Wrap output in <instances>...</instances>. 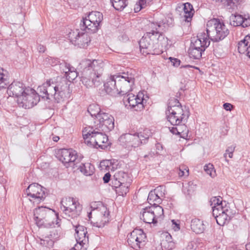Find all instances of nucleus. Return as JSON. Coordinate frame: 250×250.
<instances>
[{
	"label": "nucleus",
	"instance_id": "f257e3e1",
	"mask_svg": "<svg viewBox=\"0 0 250 250\" xmlns=\"http://www.w3.org/2000/svg\"><path fill=\"white\" fill-rule=\"evenodd\" d=\"M104 64L101 60L85 59L79 64L82 69V82L87 87L98 86L102 83L101 77Z\"/></svg>",
	"mask_w": 250,
	"mask_h": 250
},
{
	"label": "nucleus",
	"instance_id": "f03ea898",
	"mask_svg": "<svg viewBox=\"0 0 250 250\" xmlns=\"http://www.w3.org/2000/svg\"><path fill=\"white\" fill-rule=\"evenodd\" d=\"M38 90L43 98L46 100L53 98L57 103L69 98L71 92L69 84L65 79L56 83L50 80L47 81L39 86Z\"/></svg>",
	"mask_w": 250,
	"mask_h": 250
},
{
	"label": "nucleus",
	"instance_id": "7ed1b4c3",
	"mask_svg": "<svg viewBox=\"0 0 250 250\" xmlns=\"http://www.w3.org/2000/svg\"><path fill=\"white\" fill-rule=\"evenodd\" d=\"M134 81V75L131 73L111 76L104 84V89L111 95H126L132 90Z\"/></svg>",
	"mask_w": 250,
	"mask_h": 250
},
{
	"label": "nucleus",
	"instance_id": "20e7f679",
	"mask_svg": "<svg viewBox=\"0 0 250 250\" xmlns=\"http://www.w3.org/2000/svg\"><path fill=\"white\" fill-rule=\"evenodd\" d=\"M229 34V30L223 22L219 20L213 19L207 23L206 32L200 33L201 39L209 40L217 42L223 40Z\"/></svg>",
	"mask_w": 250,
	"mask_h": 250
},
{
	"label": "nucleus",
	"instance_id": "39448f33",
	"mask_svg": "<svg viewBox=\"0 0 250 250\" xmlns=\"http://www.w3.org/2000/svg\"><path fill=\"white\" fill-rule=\"evenodd\" d=\"M98 129L92 126L85 127L83 131L84 142L88 146L104 149L108 146V137Z\"/></svg>",
	"mask_w": 250,
	"mask_h": 250
},
{
	"label": "nucleus",
	"instance_id": "423d86ee",
	"mask_svg": "<svg viewBox=\"0 0 250 250\" xmlns=\"http://www.w3.org/2000/svg\"><path fill=\"white\" fill-rule=\"evenodd\" d=\"M156 34L146 33L139 42L141 52L144 55H159L166 49L168 45H163Z\"/></svg>",
	"mask_w": 250,
	"mask_h": 250
},
{
	"label": "nucleus",
	"instance_id": "0eeeda50",
	"mask_svg": "<svg viewBox=\"0 0 250 250\" xmlns=\"http://www.w3.org/2000/svg\"><path fill=\"white\" fill-rule=\"evenodd\" d=\"M91 211L88 217L98 228H101L109 221V211L106 207L101 202H93L90 204Z\"/></svg>",
	"mask_w": 250,
	"mask_h": 250
},
{
	"label": "nucleus",
	"instance_id": "6e6552de",
	"mask_svg": "<svg viewBox=\"0 0 250 250\" xmlns=\"http://www.w3.org/2000/svg\"><path fill=\"white\" fill-rule=\"evenodd\" d=\"M61 209L64 217L75 218L80 215L82 207L79 202L73 198L65 197L61 201Z\"/></svg>",
	"mask_w": 250,
	"mask_h": 250
},
{
	"label": "nucleus",
	"instance_id": "1a4fd4ad",
	"mask_svg": "<svg viewBox=\"0 0 250 250\" xmlns=\"http://www.w3.org/2000/svg\"><path fill=\"white\" fill-rule=\"evenodd\" d=\"M34 216L36 224L39 227L51 226L54 224V220L57 218V215L53 210L43 207L36 208L34 211Z\"/></svg>",
	"mask_w": 250,
	"mask_h": 250
},
{
	"label": "nucleus",
	"instance_id": "9d476101",
	"mask_svg": "<svg viewBox=\"0 0 250 250\" xmlns=\"http://www.w3.org/2000/svg\"><path fill=\"white\" fill-rule=\"evenodd\" d=\"M103 19L102 13L98 11H92L87 17L83 18V21H81L80 23L81 30L95 33L98 30Z\"/></svg>",
	"mask_w": 250,
	"mask_h": 250
},
{
	"label": "nucleus",
	"instance_id": "9b49d317",
	"mask_svg": "<svg viewBox=\"0 0 250 250\" xmlns=\"http://www.w3.org/2000/svg\"><path fill=\"white\" fill-rule=\"evenodd\" d=\"M167 111V120L172 125L185 123L189 115L188 111H184L181 105L169 106Z\"/></svg>",
	"mask_w": 250,
	"mask_h": 250
},
{
	"label": "nucleus",
	"instance_id": "f8f14e48",
	"mask_svg": "<svg viewBox=\"0 0 250 250\" xmlns=\"http://www.w3.org/2000/svg\"><path fill=\"white\" fill-rule=\"evenodd\" d=\"M25 194L32 206L43 202L45 198V188L37 183L30 184L26 188Z\"/></svg>",
	"mask_w": 250,
	"mask_h": 250
},
{
	"label": "nucleus",
	"instance_id": "ddd939ff",
	"mask_svg": "<svg viewBox=\"0 0 250 250\" xmlns=\"http://www.w3.org/2000/svg\"><path fill=\"white\" fill-rule=\"evenodd\" d=\"M163 208L160 206H153L143 208L141 212L140 218L146 223H156L163 218Z\"/></svg>",
	"mask_w": 250,
	"mask_h": 250
},
{
	"label": "nucleus",
	"instance_id": "4468645a",
	"mask_svg": "<svg viewBox=\"0 0 250 250\" xmlns=\"http://www.w3.org/2000/svg\"><path fill=\"white\" fill-rule=\"evenodd\" d=\"M92 126L104 132H108L114 127V119L108 113H101L97 116V119H94Z\"/></svg>",
	"mask_w": 250,
	"mask_h": 250
},
{
	"label": "nucleus",
	"instance_id": "2eb2a0df",
	"mask_svg": "<svg viewBox=\"0 0 250 250\" xmlns=\"http://www.w3.org/2000/svg\"><path fill=\"white\" fill-rule=\"evenodd\" d=\"M200 33L197 36V39L192 41V44L188 50V54L190 58L194 59H199L202 56L203 52L209 44L210 41L208 40L200 39Z\"/></svg>",
	"mask_w": 250,
	"mask_h": 250
},
{
	"label": "nucleus",
	"instance_id": "dca6fc26",
	"mask_svg": "<svg viewBox=\"0 0 250 250\" xmlns=\"http://www.w3.org/2000/svg\"><path fill=\"white\" fill-rule=\"evenodd\" d=\"M40 101L39 95L36 91L30 88H27L21 97L17 99L18 104L24 108H30Z\"/></svg>",
	"mask_w": 250,
	"mask_h": 250
},
{
	"label": "nucleus",
	"instance_id": "f3484780",
	"mask_svg": "<svg viewBox=\"0 0 250 250\" xmlns=\"http://www.w3.org/2000/svg\"><path fill=\"white\" fill-rule=\"evenodd\" d=\"M58 158L62 163L68 164L70 166L76 165L79 161L77 152L72 149H61L58 151Z\"/></svg>",
	"mask_w": 250,
	"mask_h": 250
},
{
	"label": "nucleus",
	"instance_id": "a211bd4d",
	"mask_svg": "<svg viewBox=\"0 0 250 250\" xmlns=\"http://www.w3.org/2000/svg\"><path fill=\"white\" fill-rule=\"evenodd\" d=\"M146 236L141 229H135L128 236L127 242L128 245L134 249H139L141 245L145 242Z\"/></svg>",
	"mask_w": 250,
	"mask_h": 250
},
{
	"label": "nucleus",
	"instance_id": "6ab92c4d",
	"mask_svg": "<svg viewBox=\"0 0 250 250\" xmlns=\"http://www.w3.org/2000/svg\"><path fill=\"white\" fill-rule=\"evenodd\" d=\"M119 141L123 146L129 149L138 147L144 142L141 141L137 133L122 135L119 138Z\"/></svg>",
	"mask_w": 250,
	"mask_h": 250
},
{
	"label": "nucleus",
	"instance_id": "aec40b11",
	"mask_svg": "<svg viewBox=\"0 0 250 250\" xmlns=\"http://www.w3.org/2000/svg\"><path fill=\"white\" fill-rule=\"evenodd\" d=\"M143 92H139L137 95L133 94H127L124 97V100L127 101L130 106L134 108L136 111L141 110L144 108L145 99Z\"/></svg>",
	"mask_w": 250,
	"mask_h": 250
},
{
	"label": "nucleus",
	"instance_id": "412c9836",
	"mask_svg": "<svg viewBox=\"0 0 250 250\" xmlns=\"http://www.w3.org/2000/svg\"><path fill=\"white\" fill-rule=\"evenodd\" d=\"M148 29L146 33H150V34H157V38L159 39L161 43L163 45H168L169 41L167 38L162 34L163 30V25L160 22H150L148 24Z\"/></svg>",
	"mask_w": 250,
	"mask_h": 250
},
{
	"label": "nucleus",
	"instance_id": "4be33fe9",
	"mask_svg": "<svg viewBox=\"0 0 250 250\" xmlns=\"http://www.w3.org/2000/svg\"><path fill=\"white\" fill-rule=\"evenodd\" d=\"M27 88L22 83L14 82L8 86L7 92L9 96L15 97L19 99L24 94Z\"/></svg>",
	"mask_w": 250,
	"mask_h": 250
},
{
	"label": "nucleus",
	"instance_id": "5701e85b",
	"mask_svg": "<svg viewBox=\"0 0 250 250\" xmlns=\"http://www.w3.org/2000/svg\"><path fill=\"white\" fill-rule=\"evenodd\" d=\"M58 238V234L56 230H53L49 232V234H46L42 238H40L39 243L42 246L47 248H52L54 246L55 242Z\"/></svg>",
	"mask_w": 250,
	"mask_h": 250
},
{
	"label": "nucleus",
	"instance_id": "b1692460",
	"mask_svg": "<svg viewBox=\"0 0 250 250\" xmlns=\"http://www.w3.org/2000/svg\"><path fill=\"white\" fill-rule=\"evenodd\" d=\"M223 213L217 214L218 210L213 211V216L216 219V222L220 226H224L229 220L233 217L235 212L231 209H225Z\"/></svg>",
	"mask_w": 250,
	"mask_h": 250
},
{
	"label": "nucleus",
	"instance_id": "393cba45",
	"mask_svg": "<svg viewBox=\"0 0 250 250\" xmlns=\"http://www.w3.org/2000/svg\"><path fill=\"white\" fill-rule=\"evenodd\" d=\"M169 131L173 134L178 135L180 137L186 138L188 137V129L185 123L178 124V125H173L169 127Z\"/></svg>",
	"mask_w": 250,
	"mask_h": 250
},
{
	"label": "nucleus",
	"instance_id": "a878e982",
	"mask_svg": "<svg viewBox=\"0 0 250 250\" xmlns=\"http://www.w3.org/2000/svg\"><path fill=\"white\" fill-rule=\"evenodd\" d=\"M238 50L241 54H244L250 58V36H246L238 43Z\"/></svg>",
	"mask_w": 250,
	"mask_h": 250
},
{
	"label": "nucleus",
	"instance_id": "bb28decb",
	"mask_svg": "<svg viewBox=\"0 0 250 250\" xmlns=\"http://www.w3.org/2000/svg\"><path fill=\"white\" fill-rule=\"evenodd\" d=\"M75 228V236L76 240H78L79 242L83 243L84 242H88V238L87 236V229L83 226L76 225L74 226Z\"/></svg>",
	"mask_w": 250,
	"mask_h": 250
},
{
	"label": "nucleus",
	"instance_id": "cd10ccee",
	"mask_svg": "<svg viewBox=\"0 0 250 250\" xmlns=\"http://www.w3.org/2000/svg\"><path fill=\"white\" fill-rule=\"evenodd\" d=\"M190 227L192 231L196 233H202L205 229V226L203 221L196 218L191 220Z\"/></svg>",
	"mask_w": 250,
	"mask_h": 250
},
{
	"label": "nucleus",
	"instance_id": "c85d7f7f",
	"mask_svg": "<svg viewBox=\"0 0 250 250\" xmlns=\"http://www.w3.org/2000/svg\"><path fill=\"white\" fill-rule=\"evenodd\" d=\"M183 16L186 21L189 22L191 21L193 15L194 10L192 5L189 3H186L184 5Z\"/></svg>",
	"mask_w": 250,
	"mask_h": 250
},
{
	"label": "nucleus",
	"instance_id": "c756f323",
	"mask_svg": "<svg viewBox=\"0 0 250 250\" xmlns=\"http://www.w3.org/2000/svg\"><path fill=\"white\" fill-rule=\"evenodd\" d=\"M78 167V168L80 171L86 176L91 175L94 172V167L90 163H82L80 166H76V167Z\"/></svg>",
	"mask_w": 250,
	"mask_h": 250
},
{
	"label": "nucleus",
	"instance_id": "7c9ffc66",
	"mask_svg": "<svg viewBox=\"0 0 250 250\" xmlns=\"http://www.w3.org/2000/svg\"><path fill=\"white\" fill-rule=\"evenodd\" d=\"M90 42V39L88 34L81 32L75 44L80 47L84 48L87 46L88 43Z\"/></svg>",
	"mask_w": 250,
	"mask_h": 250
},
{
	"label": "nucleus",
	"instance_id": "2f4dec72",
	"mask_svg": "<svg viewBox=\"0 0 250 250\" xmlns=\"http://www.w3.org/2000/svg\"><path fill=\"white\" fill-rule=\"evenodd\" d=\"M157 189L154 191H151L148 194L147 197V201L150 205L155 206L157 204H160L161 201V199L158 196V194L156 193Z\"/></svg>",
	"mask_w": 250,
	"mask_h": 250
},
{
	"label": "nucleus",
	"instance_id": "473e14b6",
	"mask_svg": "<svg viewBox=\"0 0 250 250\" xmlns=\"http://www.w3.org/2000/svg\"><path fill=\"white\" fill-rule=\"evenodd\" d=\"M243 17L239 14H232L230 17V24L233 26L241 25L243 24Z\"/></svg>",
	"mask_w": 250,
	"mask_h": 250
},
{
	"label": "nucleus",
	"instance_id": "72a5a7b5",
	"mask_svg": "<svg viewBox=\"0 0 250 250\" xmlns=\"http://www.w3.org/2000/svg\"><path fill=\"white\" fill-rule=\"evenodd\" d=\"M113 7L117 10H123L127 5V0H111Z\"/></svg>",
	"mask_w": 250,
	"mask_h": 250
},
{
	"label": "nucleus",
	"instance_id": "f704fd0d",
	"mask_svg": "<svg viewBox=\"0 0 250 250\" xmlns=\"http://www.w3.org/2000/svg\"><path fill=\"white\" fill-rule=\"evenodd\" d=\"M196 188V185L193 182L190 181L183 186V191L185 193L191 195Z\"/></svg>",
	"mask_w": 250,
	"mask_h": 250
},
{
	"label": "nucleus",
	"instance_id": "c9c22d12",
	"mask_svg": "<svg viewBox=\"0 0 250 250\" xmlns=\"http://www.w3.org/2000/svg\"><path fill=\"white\" fill-rule=\"evenodd\" d=\"M141 141L144 142L143 144H146L148 139L152 135V132L150 130L146 128L143 131L137 133Z\"/></svg>",
	"mask_w": 250,
	"mask_h": 250
},
{
	"label": "nucleus",
	"instance_id": "e433bc0d",
	"mask_svg": "<svg viewBox=\"0 0 250 250\" xmlns=\"http://www.w3.org/2000/svg\"><path fill=\"white\" fill-rule=\"evenodd\" d=\"M87 111L88 113H89L91 116H95V119H97V116H98V115L101 113H102L101 111L99 106L96 104H92L90 105L88 107Z\"/></svg>",
	"mask_w": 250,
	"mask_h": 250
},
{
	"label": "nucleus",
	"instance_id": "4c0bfd02",
	"mask_svg": "<svg viewBox=\"0 0 250 250\" xmlns=\"http://www.w3.org/2000/svg\"><path fill=\"white\" fill-rule=\"evenodd\" d=\"M118 182L119 184L118 186H116V188H117L116 191L118 192L119 195L123 196L126 195L129 191L128 186L125 185L124 182L120 180L118 181Z\"/></svg>",
	"mask_w": 250,
	"mask_h": 250
},
{
	"label": "nucleus",
	"instance_id": "58836bf2",
	"mask_svg": "<svg viewBox=\"0 0 250 250\" xmlns=\"http://www.w3.org/2000/svg\"><path fill=\"white\" fill-rule=\"evenodd\" d=\"M170 237V235H167L166 239L163 240L161 243L162 247L166 250H172L174 247V244L173 242L171 241H168Z\"/></svg>",
	"mask_w": 250,
	"mask_h": 250
},
{
	"label": "nucleus",
	"instance_id": "ea45409f",
	"mask_svg": "<svg viewBox=\"0 0 250 250\" xmlns=\"http://www.w3.org/2000/svg\"><path fill=\"white\" fill-rule=\"evenodd\" d=\"M204 169L207 174H208L211 177L213 178L216 175V171L214 169L213 165L210 163L206 164L204 167Z\"/></svg>",
	"mask_w": 250,
	"mask_h": 250
},
{
	"label": "nucleus",
	"instance_id": "a19ab883",
	"mask_svg": "<svg viewBox=\"0 0 250 250\" xmlns=\"http://www.w3.org/2000/svg\"><path fill=\"white\" fill-rule=\"evenodd\" d=\"M81 33L79 29L72 30L68 34V38L71 42H74L76 43L77 41V38H79Z\"/></svg>",
	"mask_w": 250,
	"mask_h": 250
},
{
	"label": "nucleus",
	"instance_id": "79ce46f5",
	"mask_svg": "<svg viewBox=\"0 0 250 250\" xmlns=\"http://www.w3.org/2000/svg\"><path fill=\"white\" fill-rule=\"evenodd\" d=\"M210 203L212 209L213 207H217L218 206H223L224 204V203H223L222 202V198L220 197H212L210 199Z\"/></svg>",
	"mask_w": 250,
	"mask_h": 250
},
{
	"label": "nucleus",
	"instance_id": "37998d69",
	"mask_svg": "<svg viewBox=\"0 0 250 250\" xmlns=\"http://www.w3.org/2000/svg\"><path fill=\"white\" fill-rule=\"evenodd\" d=\"M45 63L51 65L52 66H55L60 64V61L59 59L52 57H47L44 60Z\"/></svg>",
	"mask_w": 250,
	"mask_h": 250
},
{
	"label": "nucleus",
	"instance_id": "c03bdc74",
	"mask_svg": "<svg viewBox=\"0 0 250 250\" xmlns=\"http://www.w3.org/2000/svg\"><path fill=\"white\" fill-rule=\"evenodd\" d=\"M66 79L69 81H73L78 76V73L74 67L71 68V70L65 76Z\"/></svg>",
	"mask_w": 250,
	"mask_h": 250
},
{
	"label": "nucleus",
	"instance_id": "a18cd8bd",
	"mask_svg": "<svg viewBox=\"0 0 250 250\" xmlns=\"http://www.w3.org/2000/svg\"><path fill=\"white\" fill-rule=\"evenodd\" d=\"M77 244H76L74 247L71 250H85L86 249L87 243L88 242H84L83 243L79 242L78 240H76Z\"/></svg>",
	"mask_w": 250,
	"mask_h": 250
},
{
	"label": "nucleus",
	"instance_id": "49530a36",
	"mask_svg": "<svg viewBox=\"0 0 250 250\" xmlns=\"http://www.w3.org/2000/svg\"><path fill=\"white\" fill-rule=\"evenodd\" d=\"M4 70L0 68V89L6 84V76L3 73Z\"/></svg>",
	"mask_w": 250,
	"mask_h": 250
},
{
	"label": "nucleus",
	"instance_id": "de8ad7c7",
	"mask_svg": "<svg viewBox=\"0 0 250 250\" xmlns=\"http://www.w3.org/2000/svg\"><path fill=\"white\" fill-rule=\"evenodd\" d=\"M4 70L0 68V89L6 84V76L3 73Z\"/></svg>",
	"mask_w": 250,
	"mask_h": 250
},
{
	"label": "nucleus",
	"instance_id": "09e8293b",
	"mask_svg": "<svg viewBox=\"0 0 250 250\" xmlns=\"http://www.w3.org/2000/svg\"><path fill=\"white\" fill-rule=\"evenodd\" d=\"M225 209H230L229 206L225 202H224V205L223 206H218L217 207H213L212 214L213 215V211H215V210H218L217 214L223 213V211L226 212V211L224 210Z\"/></svg>",
	"mask_w": 250,
	"mask_h": 250
},
{
	"label": "nucleus",
	"instance_id": "8fccbe9b",
	"mask_svg": "<svg viewBox=\"0 0 250 250\" xmlns=\"http://www.w3.org/2000/svg\"><path fill=\"white\" fill-rule=\"evenodd\" d=\"M111 164V162L110 161L108 160H103L100 162V167L101 170H109L110 168Z\"/></svg>",
	"mask_w": 250,
	"mask_h": 250
},
{
	"label": "nucleus",
	"instance_id": "3c124183",
	"mask_svg": "<svg viewBox=\"0 0 250 250\" xmlns=\"http://www.w3.org/2000/svg\"><path fill=\"white\" fill-rule=\"evenodd\" d=\"M60 68L62 71L65 73V76L72 68L73 67L71 66L70 65L66 62H63L60 63Z\"/></svg>",
	"mask_w": 250,
	"mask_h": 250
},
{
	"label": "nucleus",
	"instance_id": "603ef678",
	"mask_svg": "<svg viewBox=\"0 0 250 250\" xmlns=\"http://www.w3.org/2000/svg\"><path fill=\"white\" fill-rule=\"evenodd\" d=\"M178 174L180 177L188 176V169L184 166L180 167Z\"/></svg>",
	"mask_w": 250,
	"mask_h": 250
},
{
	"label": "nucleus",
	"instance_id": "864d4df0",
	"mask_svg": "<svg viewBox=\"0 0 250 250\" xmlns=\"http://www.w3.org/2000/svg\"><path fill=\"white\" fill-rule=\"evenodd\" d=\"M235 146H233L228 147V148L226 150V153L224 154V157H226L227 154H228L229 158H232L233 153L235 150Z\"/></svg>",
	"mask_w": 250,
	"mask_h": 250
},
{
	"label": "nucleus",
	"instance_id": "5fc2aeb1",
	"mask_svg": "<svg viewBox=\"0 0 250 250\" xmlns=\"http://www.w3.org/2000/svg\"><path fill=\"white\" fill-rule=\"evenodd\" d=\"M193 67L190 65H182L181 67V71L182 73H186L187 74L189 75V73H191V68H193Z\"/></svg>",
	"mask_w": 250,
	"mask_h": 250
},
{
	"label": "nucleus",
	"instance_id": "6e6d98bb",
	"mask_svg": "<svg viewBox=\"0 0 250 250\" xmlns=\"http://www.w3.org/2000/svg\"><path fill=\"white\" fill-rule=\"evenodd\" d=\"M146 7V5H142V3L140 2V1H139L135 4L134 6V11L137 13L139 12L142 9Z\"/></svg>",
	"mask_w": 250,
	"mask_h": 250
},
{
	"label": "nucleus",
	"instance_id": "4d7b16f0",
	"mask_svg": "<svg viewBox=\"0 0 250 250\" xmlns=\"http://www.w3.org/2000/svg\"><path fill=\"white\" fill-rule=\"evenodd\" d=\"M242 22L243 24H241V26L243 27L250 26V18L248 17L247 18L246 17H243Z\"/></svg>",
	"mask_w": 250,
	"mask_h": 250
},
{
	"label": "nucleus",
	"instance_id": "13d9d810",
	"mask_svg": "<svg viewBox=\"0 0 250 250\" xmlns=\"http://www.w3.org/2000/svg\"><path fill=\"white\" fill-rule=\"evenodd\" d=\"M169 59L170 60V62H171L173 66L177 67L180 65L181 62L180 60L176 58H173L171 57H170Z\"/></svg>",
	"mask_w": 250,
	"mask_h": 250
},
{
	"label": "nucleus",
	"instance_id": "bf43d9fd",
	"mask_svg": "<svg viewBox=\"0 0 250 250\" xmlns=\"http://www.w3.org/2000/svg\"><path fill=\"white\" fill-rule=\"evenodd\" d=\"M187 250H196V245L193 242H189L186 248Z\"/></svg>",
	"mask_w": 250,
	"mask_h": 250
},
{
	"label": "nucleus",
	"instance_id": "052dcab7",
	"mask_svg": "<svg viewBox=\"0 0 250 250\" xmlns=\"http://www.w3.org/2000/svg\"><path fill=\"white\" fill-rule=\"evenodd\" d=\"M223 107L227 111H230L233 107V105L229 103H225L223 104Z\"/></svg>",
	"mask_w": 250,
	"mask_h": 250
},
{
	"label": "nucleus",
	"instance_id": "680f3d73",
	"mask_svg": "<svg viewBox=\"0 0 250 250\" xmlns=\"http://www.w3.org/2000/svg\"><path fill=\"white\" fill-rule=\"evenodd\" d=\"M110 174L109 173H106L103 177V180L105 183H107L110 179Z\"/></svg>",
	"mask_w": 250,
	"mask_h": 250
},
{
	"label": "nucleus",
	"instance_id": "e2e57ef3",
	"mask_svg": "<svg viewBox=\"0 0 250 250\" xmlns=\"http://www.w3.org/2000/svg\"><path fill=\"white\" fill-rule=\"evenodd\" d=\"M172 223V226L173 229L176 230H178L180 229V226L178 224L176 223V222L174 220L171 221Z\"/></svg>",
	"mask_w": 250,
	"mask_h": 250
},
{
	"label": "nucleus",
	"instance_id": "0e129e2a",
	"mask_svg": "<svg viewBox=\"0 0 250 250\" xmlns=\"http://www.w3.org/2000/svg\"><path fill=\"white\" fill-rule=\"evenodd\" d=\"M38 50L40 52L43 53L45 52L46 48L44 45L40 44L38 46Z\"/></svg>",
	"mask_w": 250,
	"mask_h": 250
},
{
	"label": "nucleus",
	"instance_id": "69168bd1",
	"mask_svg": "<svg viewBox=\"0 0 250 250\" xmlns=\"http://www.w3.org/2000/svg\"><path fill=\"white\" fill-rule=\"evenodd\" d=\"M59 139L60 138L58 136H54L53 137L52 139L54 142H57L59 141Z\"/></svg>",
	"mask_w": 250,
	"mask_h": 250
},
{
	"label": "nucleus",
	"instance_id": "338daca9",
	"mask_svg": "<svg viewBox=\"0 0 250 250\" xmlns=\"http://www.w3.org/2000/svg\"><path fill=\"white\" fill-rule=\"evenodd\" d=\"M246 249L247 250H250V242L246 245Z\"/></svg>",
	"mask_w": 250,
	"mask_h": 250
},
{
	"label": "nucleus",
	"instance_id": "774afa93",
	"mask_svg": "<svg viewBox=\"0 0 250 250\" xmlns=\"http://www.w3.org/2000/svg\"><path fill=\"white\" fill-rule=\"evenodd\" d=\"M124 85H125V84H121L120 85V86H118V87H118V89H121V88H122V87H123L124 86Z\"/></svg>",
	"mask_w": 250,
	"mask_h": 250
}]
</instances>
